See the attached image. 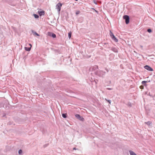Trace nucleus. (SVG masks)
Returning a JSON list of instances; mask_svg holds the SVG:
<instances>
[{
  "label": "nucleus",
  "instance_id": "nucleus-1",
  "mask_svg": "<svg viewBox=\"0 0 155 155\" xmlns=\"http://www.w3.org/2000/svg\"><path fill=\"white\" fill-rule=\"evenodd\" d=\"M95 74L100 77L102 76L105 74V72L99 70L96 71L95 73Z\"/></svg>",
  "mask_w": 155,
  "mask_h": 155
},
{
  "label": "nucleus",
  "instance_id": "nucleus-2",
  "mask_svg": "<svg viewBox=\"0 0 155 155\" xmlns=\"http://www.w3.org/2000/svg\"><path fill=\"white\" fill-rule=\"evenodd\" d=\"M123 18L125 20V22L126 24H127L129 23L130 18L129 16L126 15H124L123 16Z\"/></svg>",
  "mask_w": 155,
  "mask_h": 155
},
{
  "label": "nucleus",
  "instance_id": "nucleus-3",
  "mask_svg": "<svg viewBox=\"0 0 155 155\" xmlns=\"http://www.w3.org/2000/svg\"><path fill=\"white\" fill-rule=\"evenodd\" d=\"M62 6V4L60 2L58 3L56 6V8L57 9L58 12L59 13H60L61 8Z\"/></svg>",
  "mask_w": 155,
  "mask_h": 155
},
{
  "label": "nucleus",
  "instance_id": "nucleus-4",
  "mask_svg": "<svg viewBox=\"0 0 155 155\" xmlns=\"http://www.w3.org/2000/svg\"><path fill=\"white\" fill-rule=\"evenodd\" d=\"M98 68V66L97 65H95L94 66L90 68L89 69V71H94L95 69Z\"/></svg>",
  "mask_w": 155,
  "mask_h": 155
},
{
  "label": "nucleus",
  "instance_id": "nucleus-5",
  "mask_svg": "<svg viewBox=\"0 0 155 155\" xmlns=\"http://www.w3.org/2000/svg\"><path fill=\"white\" fill-rule=\"evenodd\" d=\"M144 68L145 69H146L150 71H153V69L148 65H146L145 66H144Z\"/></svg>",
  "mask_w": 155,
  "mask_h": 155
},
{
  "label": "nucleus",
  "instance_id": "nucleus-6",
  "mask_svg": "<svg viewBox=\"0 0 155 155\" xmlns=\"http://www.w3.org/2000/svg\"><path fill=\"white\" fill-rule=\"evenodd\" d=\"M48 35L51 37H52L53 38H55L56 37V35L52 32H48Z\"/></svg>",
  "mask_w": 155,
  "mask_h": 155
},
{
  "label": "nucleus",
  "instance_id": "nucleus-7",
  "mask_svg": "<svg viewBox=\"0 0 155 155\" xmlns=\"http://www.w3.org/2000/svg\"><path fill=\"white\" fill-rule=\"evenodd\" d=\"M72 59H65L63 60L64 61H67V63H65L66 64H69L71 63Z\"/></svg>",
  "mask_w": 155,
  "mask_h": 155
},
{
  "label": "nucleus",
  "instance_id": "nucleus-8",
  "mask_svg": "<svg viewBox=\"0 0 155 155\" xmlns=\"http://www.w3.org/2000/svg\"><path fill=\"white\" fill-rule=\"evenodd\" d=\"M75 116L78 119L80 120L83 121L84 120V118L81 117L79 114H76L75 115Z\"/></svg>",
  "mask_w": 155,
  "mask_h": 155
},
{
  "label": "nucleus",
  "instance_id": "nucleus-9",
  "mask_svg": "<svg viewBox=\"0 0 155 155\" xmlns=\"http://www.w3.org/2000/svg\"><path fill=\"white\" fill-rule=\"evenodd\" d=\"M38 13L40 16H41L42 15H45V12L44 11H38Z\"/></svg>",
  "mask_w": 155,
  "mask_h": 155
},
{
  "label": "nucleus",
  "instance_id": "nucleus-10",
  "mask_svg": "<svg viewBox=\"0 0 155 155\" xmlns=\"http://www.w3.org/2000/svg\"><path fill=\"white\" fill-rule=\"evenodd\" d=\"M150 81H143L141 83L143 85L145 86H147V84H146L147 83L150 82Z\"/></svg>",
  "mask_w": 155,
  "mask_h": 155
},
{
  "label": "nucleus",
  "instance_id": "nucleus-11",
  "mask_svg": "<svg viewBox=\"0 0 155 155\" xmlns=\"http://www.w3.org/2000/svg\"><path fill=\"white\" fill-rule=\"evenodd\" d=\"M111 50L115 52H118V50L116 48H111Z\"/></svg>",
  "mask_w": 155,
  "mask_h": 155
},
{
  "label": "nucleus",
  "instance_id": "nucleus-12",
  "mask_svg": "<svg viewBox=\"0 0 155 155\" xmlns=\"http://www.w3.org/2000/svg\"><path fill=\"white\" fill-rule=\"evenodd\" d=\"M112 39L114 41H115V42H117L118 41V40L117 39L115 36H113L112 38Z\"/></svg>",
  "mask_w": 155,
  "mask_h": 155
},
{
  "label": "nucleus",
  "instance_id": "nucleus-13",
  "mask_svg": "<svg viewBox=\"0 0 155 155\" xmlns=\"http://www.w3.org/2000/svg\"><path fill=\"white\" fill-rule=\"evenodd\" d=\"M129 153L130 155H137L134 152L131 150H130Z\"/></svg>",
  "mask_w": 155,
  "mask_h": 155
},
{
  "label": "nucleus",
  "instance_id": "nucleus-14",
  "mask_svg": "<svg viewBox=\"0 0 155 155\" xmlns=\"http://www.w3.org/2000/svg\"><path fill=\"white\" fill-rule=\"evenodd\" d=\"M144 123L148 126H150L152 122L150 121H148L147 122H145Z\"/></svg>",
  "mask_w": 155,
  "mask_h": 155
},
{
  "label": "nucleus",
  "instance_id": "nucleus-15",
  "mask_svg": "<svg viewBox=\"0 0 155 155\" xmlns=\"http://www.w3.org/2000/svg\"><path fill=\"white\" fill-rule=\"evenodd\" d=\"M110 35L112 38L113 36H114V35L113 34V33L111 32V31L110 30V34H109Z\"/></svg>",
  "mask_w": 155,
  "mask_h": 155
},
{
  "label": "nucleus",
  "instance_id": "nucleus-16",
  "mask_svg": "<svg viewBox=\"0 0 155 155\" xmlns=\"http://www.w3.org/2000/svg\"><path fill=\"white\" fill-rule=\"evenodd\" d=\"M25 50L27 51H30L31 49V47H25Z\"/></svg>",
  "mask_w": 155,
  "mask_h": 155
},
{
  "label": "nucleus",
  "instance_id": "nucleus-17",
  "mask_svg": "<svg viewBox=\"0 0 155 155\" xmlns=\"http://www.w3.org/2000/svg\"><path fill=\"white\" fill-rule=\"evenodd\" d=\"M67 114H62V117L64 118H66L67 117Z\"/></svg>",
  "mask_w": 155,
  "mask_h": 155
},
{
  "label": "nucleus",
  "instance_id": "nucleus-18",
  "mask_svg": "<svg viewBox=\"0 0 155 155\" xmlns=\"http://www.w3.org/2000/svg\"><path fill=\"white\" fill-rule=\"evenodd\" d=\"M33 15H34V17L35 18H39V16L37 14H34Z\"/></svg>",
  "mask_w": 155,
  "mask_h": 155
},
{
  "label": "nucleus",
  "instance_id": "nucleus-19",
  "mask_svg": "<svg viewBox=\"0 0 155 155\" xmlns=\"http://www.w3.org/2000/svg\"><path fill=\"white\" fill-rule=\"evenodd\" d=\"M68 36L69 38H71V32L68 33Z\"/></svg>",
  "mask_w": 155,
  "mask_h": 155
},
{
  "label": "nucleus",
  "instance_id": "nucleus-20",
  "mask_svg": "<svg viewBox=\"0 0 155 155\" xmlns=\"http://www.w3.org/2000/svg\"><path fill=\"white\" fill-rule=\"evenodd\" d=\"M32 32L34 33V35H36L37 36H40V35L38 34L35 31L34 32V31H32Z\"/></svg>",
  "mask_w": 155,
  "mask_h": 155
},
{
  "label": "nucleus",
  "instance_id": "nucleus-21",
  "mask_svg": "<svg viewBox=\"0 0 155 155\" xmlns=\"http://www.w3.org/2000/svg\"><path fill=\"white\" fill-rule=\"evenodd\" d=\"M147 31L149 33H150L151 32H152V31L151 29L149 28V29H147Z\"/></svg>",
  "mask_w": 155,
  "mask_h": 155
},
{
  "label": "nucleus",
  "instance_id": "nucleus-22",
  "mask_svg": "<svg viewBox=\"0 0 155 155\" xmlns=\"http://www.w3.org/2000/svg\"><path fill=\"white\" fill-rule=\"evenodd\" d=\"M22 150H20L18 151V153L19 154H22Z\"/></svg>",
  "mask_w": 155,
  "mask_h": 155
},
{
  "label": "nucleus",
  "instance_id": "nucleus-23",
  "mask_svg": "<svg viewBox=\"0 0 155 155\" xmlns=\"http://www.w3.org/2000/svg\"><path fill=\"white\" fill-rule=\"evenodd\" d=\"M105 100H106V101H107L109 104H110V103H111V101L110 100H107L106 99H105Z\"/></svg>",
  "mask_w": 155,
  "mask_h": 155
},
{
  "label": "nucleus",
  "instance_id": "nucleus-24",
  "mask_svg": "<svg viewBox=\"0 0 155 155\" xmlns=\"http://www.w3.org/2000/svg\"><path fill=\"white\" fill-rule=\"evenodd\" d=\"M80 13V12L79 11H77L76 12V15H78L79 14V13Z\"/></svg>",
  "mask_w": 155,
  "mask_h": 155
},
{
  "label": "nucleus",
  "instance_id": "nucleus-25",
  "mask_svg": "<svg viewBox=\"0 0 155 155\" xmlns=\"http://www.w3.org/2000/svg\"><path fill=\"white\" fill-rule=\"evenodd\" d=\"M128 106L130 107H131V104L129 102L128 103Z\"/></svg>",
  "mask_w": 155,
  "mask_h": 155
},
{
  "label": "nucleus",
  "instance_id": "nucleus-26",
  "mask_svg": "<svg viewBox=\"0 0 155 155\" xmlns=\"http://www.w3.org/2000/svg\"><path fill=\"white\" fill-rule=\"evenodd\" d=\"M140 87L141 89H143L144 86L143 85H141L140 86Z\"/></svg>",
  "mask_w": 155,
  "mask_h": 155
},
{
  "label": "nucleus",
  "instance_id": "nucleus-27",
  "mask_svg": "<svg viewBox=\"0 0 155 155\" xmlns=\"http://www.w3.org/2000/svg\"><path fill=\"white\" fill-rule=\"evenodd\" d=\"M94 3H95V4L97 5V3L96 1V0H94Z\"/></svg>",
  "mask_w": 155,
  "mask_h": 155
},
{
  "label": "nucleus",
  "instance_id": "nucleus-28",
  "mask_svg": "<svg viewBox=\"0 0 155 155\" xmlns=\"http://www.w3.org/2000/svg\"><path fill=\"white\" fill-rule=\"evenodd\" d=\"M105 69L107 71V72H108L109 70L107 68H105Z\"/></svg>",
  "mask_w": 155,
  "mask_h": 155
},
{
  "label": "nucleus",
  "instance_id": "nucleus-29",
  "mask_svg": "<svg viewBox=\"0 0 155 155\" xmlns=\"http://www.w3.org/2000/svg\"><path fill=\"white\" fill-rule=\"evenodd\" d=\"M107 89L108 90H112V88H107Z\"/></svg>",
  "mask_w": 155,
  "mask_h": 155
},
{
  "label": "nucleus",
  "instance_id": "nucleus-30",
  "mask_svg": "<svg viewBox=\"0 0 155 155\" xmlns=\"http://www.w3.org/2000/svg\"><path fill=\"white\" fill-rule=\"evenodd\" d=\"M73 150H76V149L75 147H74L73 148Z\"/></svg>",
  "mask_w": 155,
  "mask_h": 155
},
{
  "label": "nucleus",
  "instance_id": "nucleus-31",
  "mask_svg": "<svg viewBox=\"0 0 155 155\" xmlns=\"http://www.w3.org/2000/svg\"><path fill=\"white\" fill-rule=\"evenodd\" d=\"M104 45H106L107 44V43H104Z\"/></svg>",
  "mask_w": 155,
  "mask_h": 155
},
{
  "label": "nucleus",
  "instance_id": "nucleus-32",
  "mask_svg": "<svg viewBox=\"0 0 155 155\" xmlns=\"http://www.w3.org/2000/svg\"><path fill=\"white\" fill-rule=\"evenodd\" d=\"M153 77H154V78L155 79V75H154Z\"/></svg>",
  "mask_w": 155,
  "mask_h": 155
},
{
  "label": "nucleus",
  "instance_id": "nucleus-33",
  "mask_svg": "<svg viewBox=\"0 0 155 155\" xmlns=\"http://www.w3.org/2000/svg\"><path fill=\"white\" fill-rule=\"evenodd\" d=\"M29 45L31 46V44H30Z\"/></svg>",
  "mask_w": 155,
  "mask_h": 155
},
{
  "label": "nucleus",
  "instance_id": "nucleus-34",
  "mask_svg": "<svg viewBox=\"0 0 155 155\" xmlns=\"http://www.w3.org/2000/svg\"><path fill=\"white\" fill-rule=\"evenodd\" d=\"M75 1H78V0H75Z\"/></svg>",
  "mask_w": 155,
  "mask_h": 155
},
{
  "label": "nucleus",
  "instance_id": "nucleus-35",
  "mask_svg": "<svg viewBox=\"0 0 155 155\" xmlns=\"http://www.w3.org/2000/svg\"><path fill=\"white\" fill-rule=\"evenodd\" d=\"M141 47H142V46H141Z\"/></svg>",
  "mask_w": 155,
  "mask_h": 155
}]
</instances>
